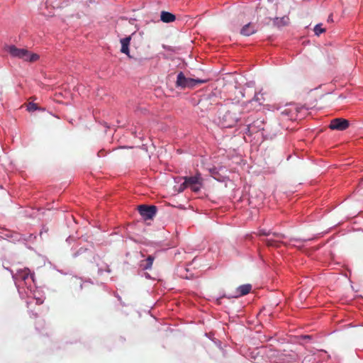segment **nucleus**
I'll use <instances>...</instances> for the list:
<instances>
[{"instance_id":"f257e3e1","label":"nucleus","mask_w":363,"mask_h":363,"mask_svg":"<svg viewBox=\"0 0 363 363\" xmlns=\"http://www.w3.org/2000/svg\"><path fill=\"white\" fill-rule=\"evenodd\" d=\"M246 104L240 101H228L218 110V124L224 128L235 126L245 113Z\"/></svg>"},{"instance_id":"f03ea898","label":"nucleus","mask_w":363,"mask_h":363,"mask_svg":"<svg viewBox=\"0 0 363 363\" xmlns=\"http://www.w3.org/2000/svg\"><path fill=\"white\" fill-rule=\"evenodd\" d=\"M5 49L11 57L22 59L26 62H34L40 58L38 54L30 52L26 49L18 48L15 45H8Z\"/></svg>"},{"instance_id":"7ed1b4c3","label":"nucleus","mask_w":363,"mask_h":363,"mask_svg":"<svg viewBox=\"0 0 363 363\" xmlns=\"http://www.w3.org/2000/svg\"><path fill=\"white\" fill-rule=\"evenodd\" d=\"M208 79H194L186 77L182 72L177 74L176 86L182 89L194 88L197 84L206 83Z\"/></svg>"},{"instance_id":"20e7f679","label":"nucleus","mask_w":363,"mask_h":363,"mask_svg":"<svg viewBox=\"0 0 363 363\" xmlns=\"http://www.w3.org/2000/svg\"><path fill=\"white\" fill-rule=\"evenodd\" d=\"M203 179L200 173L192 177H184V182L182 184L184 188H190L193 191H199L202 186Z\"/></svg>"},{"instance_id":"39448f33","label":"nucleus","mask_w":363,"mask_h":363,"mask_svg":"<svg viewBox=\"0 0 363 363\" xmlns=\"http://www.w3.org/2000/svg\"><path fill=\"white\" fill-rule=\"evenodd\" d=\"M349 126L350 122L348 120L342 118H336L331 120L329 128L331 130L342 131L348 128Z\"/></svg>"},{"instance_id":"423d86ee","label":"nucleus","mask_w":363,"mask_h":363,"mask_svg":"<svg viewBox=\"0 0 363 363\" xmlns=\"http://www.w3.org/2000/svg\"><path fill=\"white\" fill-rule=\"evenodd\" d=\"M138 211L145 220L152 219L157 213L155 206L140 205L138 206Z\"/></svg>"},{"instance_id":"0eeeda50","label":"nucleus","mask_w":363,"mask_h":363,"mask_svg":"<svg viewBox=\"0 0 363 363\" xmlns=\"http://www.w3.org/2000/svg\"><path fill=\"white\" fill-rule=\"evenodd\" d=\"M272 235L273 236L272 238H268L264 240V242L266 243V245L268 247H279L281 242V240L286 238L285 235L280 233H275L274 232Z\"/></svg>"},{"instance_id":"6e6552de","label":"nucleus","mask_w":363,"mask_h":363,"mask_svg":"<svg viewBox=\"0 0 363 363\" xmlns=\"http://www.w3.org/2000/svg\"><path fill=\"white\" fill-rule=\"evenodd\" d=\"M264 130V121L263 119L258 118L247 125V130L250 134L256 133Z\"/></svg>"},{"instance_id":"1a4fd4ad","label":"nucleus","mask_w":363,"mask_h":363,"mask_svg":"<svg viewBox=\"0 0 363 363\" xmlns=\"http://www.w3.org/2000/svg\"><path fill=\"white\" fill-rule=\"evenodd\" d=\"M134 33H133L131 35H129L128 37L123 38L121 39V40H120V43L121 44V52L122 53L125 54L129 57H130V51H129V45H130V43L132 35Z\"/></svg>"},{"instance_id":"9d476101","label":"nucleus","mask_w":363,"mask_h":363,"mask_svg":"<svg viewBox=\"0 0 363 363\" xmlns=\"http://www.w3.org/2000/svg\"><path fill=\"white\" fill-rule=\"evenodd\" d=\"M16 278L23 281H26L28 278L33 279V276L30 274V271L28 268H24L17 271Z\"/></svg>"},{"instance_id":"9b49d317","label":"nucleus","mask_w":363,"mask_h":363,"mask_svg":"<svg viewBox=\"0 0 363 363\" xmlns=\"http://www.w3.org/2000/svg\"><path fill=\"white\" fill-rule=\"evenodd\" d=\"M257 31L255 26L251 23L245 25L240 30V34L245 36H249Z\"/></svg>"},{"instance_id":"f8f14e48","label":"nucleus","mask_w":363,"mask_h":363,"mask_svg":"<svg viewBox=\"0 0 363 363\" xmlns=\"http://www.w3.org/2000/svg\"><path fill=\"white\" fill-rule=\"evenodd\" d=\"M251 289L252 285L250 284L241 285L237 289V295H235V297L238 298L242 296H245L250 292Z\"/></svg>"},{"instance_id":"ddd939ff","label":"nucleus","mask_w":363,"mask_h":363,"mask_svg":"<svg viewBox=\"0 0 363 363\" xmlns=\"http://www.w3.org/2000/svg\"><path fill=\"white\" fill-rule=\"evenodd\" d=\"M160 18L161 21L164 23H172L175 21L176 17L172 13L167 11H162Z\"/></svg>"},{"instance_id":"4468645a","label":"nucleus","mask_w":363,"mask_h":363,"mask_svg":"<svg viewBox=\"0 0 363 363\" xmlns=\"http://www.w3.org/2000/svg\"><path fill=\"white\" fill-rule=\"evenodd\" d=\"M154 261V257L152 255H149L147 259L140 261V267L143 269H148L152 267Z\"/></svg>"},{"instance_id":"2eb2a0df","label":"nucleus","mask_w":363,"mask_h":363,"mask_svg":"<svg viewBox=\"0 0 363 363\" xmlns=\"http://www.w3.org/2000/svg\"><path fill=\"white\" fill-rule=\"evenodd\" d=\"M325 30V28H323L321 27V24H318L314 28V32L316 35H320V34L324 33Z\"/></svg>"},{"instance_id":"dca6fc26","label":"nucleus","mask_w":363,"mask_h":363,"mask_svg":"<svg viewBox=\"0 0 363 363\" xmlns=\"http://www.w3.org/2000/svg\"><path fill=\"white\" fill-rule=\"evenodd\" d=\"M38 109V106L36 104L30 102L27 105V110L28 111H34L35 110Z\"/></svg>"},{"instance_id":"f3484780","label":"nucleus","mask_w":363,"mask_h":363,"mask_svg":"<svg viewBox=\"0 0 363 363\" xmlns=\"http://www.w3.org/2000/svg\"><path fill=\"white\" fill-rule=\"evenodd\" d=\"M272 233H273L271 232L270 230H266L264 229H262V230H259V235L269 236V235H271Z\"/></svg>"},{"instance_id":"a211bd4d","label":"nucleus","mask_w":363,"mask_h":363,"mask_svg":"<svg viewBox=\"0 0 363 363\" xmlns=\"http://www.w3.org/2000/svg\"><path fill=\"white\" fill-rule=\"evenodd\" d=\"M252 101H257L259 102V104H261L260 101H261V99L259 97V96L257 94H255Z\"/></svg>"},{"instance_id":"6ab92c4d","label":"nucleus","mask_w":363,"mask_h":363,"mask_svg":"<svg viewBox=\"0 0 363 363\" xmlns=\"http://www.w3.org/2000/svg\"><path fill=\"white\" fill-rule=\"evenodd\" d=\"M328 21H331V22H332V21H333V15H332V14H330V15L329 16Z\"/></svg>"},{"instance_id":"aec40b11","label":"nucleus","mask_w":363,"mask_h":363,"mask_svg":"<svg viewBox=\"0 0 363 363\" xmlns=\"http://www.w3.org/2000/svg\"><path fill=\"white\" fill-rule=\"evenodd\" d=\"M43 303V301H40V300H37V303H38V304H40V303Z\"/></svg>"}]
</instances>
